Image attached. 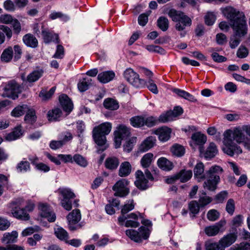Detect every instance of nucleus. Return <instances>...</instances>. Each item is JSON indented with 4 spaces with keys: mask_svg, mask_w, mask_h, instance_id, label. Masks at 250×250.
<instances>
[{
    "mask_svg": "<svg viewBox=\"0 0 250 250\" xmlns=\"http://www.w3.org/2000/svg\"><path fill=\"white\" fill-rule=\"evenodd\" d=\"M13 49L11 47L5 49L1 55V60L5 62H9L13 57Z\"/></svg>",
    "mask_w": 250,
    "mask_h": 250,
    "instance_id": "nucleus-41",
    "label": "nucleus"
},
{
    "mask_svg": "<svg viewBox=\"0 0 250 250\" xmlns=\"http://www.w3.org/2000/svg\"><path fill=\"white\" fill-rule=\"evenodd\" d=\"M59 191L63 196L62 199H71L75 197L74 193L68 188L59 189Z\"/></svg>",
    "mask_w": 250,
    "mask_h": 250,
    "instance_id": "nucleus-48",
    "label": "nucleus"
},
{
    "mask_svg": "<svg viewBox=\"0 0 250 250\" xmlns=\"http://www.w3.org/2000/svg\"><path fill=\"white\" fill-rule=\"evenodd\" d=\"M249 54L248 49L244 46L241 45L237 52V56L240 58H246Z\"/></svg>",
    "mask_w": 250,
    "mask_h": 250,
    "instance_id": "nucleus-57",
    "label": "nucleus"
},
{
    "mask_svg": "<svg viewBox=\"0 0 250 250\" xmlns=\"http://www.w3.org/2000/svg\"><path fill=\"white\" fill-rule=\"evenodd\" d=\"M228 195L227 191H222L216 195L215 199L218 203H222L228 197Z\"/></svg>",
    "mask_w": 250,
    "mask_h": 250,
    "instance_id": "nucleus-61",
    "label": "nucleus"
},
{
    "mask_svg": "<svg viewBox=\"0 0 250 250\" xmlns=\"http://www.w3.org/2000/svg\"><path fill=\"white\" fill-rule=\"evenodd\" d=\"M128 184L129 181L125 179H122L117 182L112 188L115 191L114 195L121 197L126 196L129 192Z\"/></svg>",
    "mask_w": 250,
    "mask_h": 250,
    "instance_id": "nucleus-9",
    "label": "nucleus"
},
{
    "mask_svg": "<svg viewBox=\"0 0 250 250\" xmlns=\"http://www.w3.org/2000/svg\"><path fill=\"white\" fill-rule=\"evenodd\" d=\"M115 77V73L111 71L100 73L98 75V80L102 83H107L111 81Z\"/></svg>",
    "mask_w": 250,
    "mask_h": 250,
    "instance_id": "nucleus-23",
    "label": "nucleus"
},
{
    "mask_svg": "<svg viewBox=\"0 0 250 250\" xmlns=\"http://www.w3.org/2000/svg\"><path fill=\"white\" fill-rule=\"evenodd\" d=\"M55 234L60 240L67 242L68 234L67 231L62 228H58L55 230Z\"/></svg>",
    "mask_w": 250,
    "mask_h": 250,
    "instance_id": "nucleus-38",
    "label": "nucleus"
},
{
    "mask_svg": "<svg viewBox=\"0 0 250 250\" xmlns=\"http://www.w3.org/2000/svg\"><path fill=\"white\" fill-rule=\"evenodd\" d=\"M224 152L230 156L234 154L242 153L241 147L234 142L235 141L238 144L243 143L246 148L250 150V138L245 135L241 126L236 127L233 130L228 129L223 134Z\"/></svg>",
    "mask_w": 250,
    "mask_h": 250,
    "instance_id": "nucleus-2",
    "label": "nucleus"
},
{
    "mask_svg": "<svg viewBox=\"0 0 250 250\" xmlns=\"http://www.w3.org/2000/svg\"><path fill=\"white\" fill-rule=\"evenodd\" d=\"M41 211V214L42 217L46 218L49 222H54L56 220L55 214L51 210L48 204L41 203L39 205Z\"/></svg>",
    "mask_w": 250,
    "mask_h": 250,
    "instance_id": "nucleus-12",
    "label": "nucleus"
},
{
    "mask_svg": "<svg viewBox=\"0 0 250 250\" xmlns=\"http://www.w3.org/2000/svg\"><path fill=\"white\" fill-rule=\"evenodd\" d=\"M205 250H223L219 242L207 241L205 243Z\"/></svg>",
    "mask_w": 250,
    "mask_h": 250,
    "instance_id": "nucleus-37",
    "label": "nucleus"
},
{
    "mask_svg": "<svg viewBox=\"0 0 250 250\" xmlns=\"http://www.w3.org/2000/svg\"><path fill=\"white\" fill-rule=\"evenodd\" d=\"M43 70L41 68H38L30 73L26 78L24 75H22L21 78L23 81H26L29 83H33L38 80L43 75Z\"/></svg>",
    "mask_w": 250,
    "mask_h": 250,
    "instance_id": "nucleus-16",
    "label": "nucleus"
},
{
    "mask_svg": "<svg viewBox=\"0 0 250 250\" xmlns=\"http://www.w3.org/2000/svg\"><path fill=\"white\" fill-rule=\"evenodd\" d=\"M131 166L128 162L122 163L120 167L119 175L120 177H126L131 172Z\"/></svg>",
    "mask_w": 250,
    "mask_h": 250,
    "instance_id": "nucleus-25",
    "label": "nucleus"
},
{
    "mask_svg": "<svg viewBox=\"0 0 250 250\" xmlns=\"http://www.w3.org/2000/svg\"><path fill=\"white\" fill-rule=\"evenodd\" d=\"M125 233L128 237L136 242H140L142 239H147L149 235L148 229L144 227H140L139 231L133 229H127Z\"/></svg>",
    "mask_w": 250,
    "mask_h": 250,
    "instance_id": "nucleus-8",
    "label": "nucleus"
},
{
    "mask_svg": "<svg viewBox=\"0 0 250 250\" xmlns=\"http://www.w3.org/2000/svg\"><path fill=\"white\" fill-rule=\"evenodd\" d=\"M115 134H118L123 138H125L130 135L129 128L124 125H121L118 127V130L115 132Z\"/></svg>",
    "mask_w": 250,
    "mask_h": 250,
    "instance_id": "nucleus-45",
    "label": "nucleus"
},
{
    "mask_svg": "<svg viewBox=\"0 0 250 250\" xmlns=\"http://www.w3.org/2000/svg\"><path fill=\"white\" fill-rule=\"evenodd\" d=\"M158 166L162 169L169 171L172 169L173 164L165 157H161L157 161Z\"/></svg>",
    "mask_w": 250,
    "mask_h": 250,
    "instance_id": "nucleus-24",
    "label": "nucleus"
},
{
    "mask_svg": "<svg viewBox=\"0 0 250 250\" xmlns=\"http://www.w3.org/2000/svg\"><path fill=\"white\" fill-rule=\"evenodd\" d=\"M168 15L176 22L175 28L179 32L181 37H185L186 34V28L191 25V20L183 12L174 9H170Z\"/></svg>",
    "mask_w": 250,
    "mask_h": 250,
    "instance_id": "nucleus-4",
    "label": "nucleus"
},
{
    "mask_svg": "<svg viewBox=\"0 0 250 250\" xmlns=\"http://www.w3.org/2000/svg\"><path fill=\"white\" fill-rule=\"evenodd\" d=\"M235 208V202L232 199H229L226 205V210L227 212L230 215H232L234 212Z\"/></svg>",
    "mask_w": 250,
    "mask_h": 250,
    "instance_id": "nucleus-50",
    "label": "nucleus"
},
{
    "mask_svg": "<svg viewBox=\"0 0 250 250\" xmlns=\"http://www.w3.org/2000/svg\"><path fill=\"white\" fill-rule=\"evenodd\" d=\"M18 233L16 231H12L11 232L5 233L1 239V241L4 244H9L15 243L17 241Z\"/></svg>",
    "mask_w": 250,
    "mask_h": 250,
    "instance_id": "nucleus-21",
    "label": "nucleus"
},
{
    "mask_svg": "<svg viewBox=\"0 0 250 250\" xmlns=\"http://www.w3.org/2000/svg\"><path fill=\"white\" fill-rule=\"evenodd\" d=\"M223 171V168L219 166H212L209 169L204 171V165L202 162H199L195 165L194 169V178L198 182L205 181L203 187L210 191L216 189L217 185L220 181L219 174Z\"/></svg>",
    "mask_w": 250,
    "mask_h": 250,
    "instance_id": "nucleus-3",
    "label": "nucleus"
},
{
    "mask_svg": "<svg viewBox=\"0 0 250 250\" xmlns=\"http://www.w3.org/2000/svg\"><path fill=\"white\" fill-rule=\"evenodd\" d=\"M13 20L10 15L4 14L0 16V23L9 24L12 23Z\"/></svg>",
    "mask_w": 250,
    "mask_h": 250,
    "instance_id": "nucleus-60",
    "label": "nucleus"
},
{
    "mask_svg": "<svg viewBox=\"0 0 250 250\" xmlns=\"http://www.w3.org/2000/svg\"><path fill=\"white\" fill-rule=\"evenodd\" d=\"M229 250H250V244L248 243H241L237 247L231 248Z\"/></svg>",
    "mask_w": 250,
    "mask_h": 250,
    "instance_id": "nucleus-64",
    "label": "nucleus"
},
{
    "mask_svg": "<svg viewBox=\"0 0 250 250\" xmlns=\"http://www.w3.org/2000/svg\"><path fill=\"white\" fill-rule=\"evenodd\" d=\"M30 169V164L27 161H21L17 166V170L20 172H26Z\"/></svg>",
    "mask_w": 250,
    "mask_h": 250,
    "instance_id": "nucleus-43",
    "label": "nucleus"
},
{
    "mask_svg": "<svg viewBox=\"0 0 250 250\" xmlns=\"http://www.w3.org/2000/svg\"><path fill=\"white\" fill-rule=\"evenodd\" d=\"M4 8L8 11H14L16 9L14 3L11 0H6L3 4Z\"/></svg>",
    "mask_w": 250,
    "mask_h": 250,
    "instance_id": "nucleus-63",
    "label": "nucleus"
},
{
    "mask_svg": "<svg viewBox=\"0 0 250 250\" xmlns=\"http://www.w3.org/2000/svg\"><path fill=\"white\" fill-rule=\"evenodd\" d=\"M219 216L220 213L216 209L209 210L207 213V218L211 221H214L217 220Z\"/></svg>",
    "mask_w": 250,
    "mask_h": 250,
    "instance_id": "nucleus-55",
    "label": "nucleus"
},
{
    "mask_svg": "<svg viewBox=\"0 0 250 250\" xmlns=\"http://www.w3.org/2000/svg\"><path fill=\"white\" fill-rule=\"evenodd\" d=\"M156 141V140L154 137H148L143 141L140 145L139 147V150L142 152H145L154 146Z\"/></svg>",
    "mask_w": 250,
    "mask_h": 250,
    "instance_id": "nucleus-17",
    "label": "nucleus"
},
{
    "mask_svg": "<svg viewBox=\"0 0 250 250\" xmlns=\"http://www.w3.org/2000/svg\"><path fill=\"white\" fill-rule=\"evenodd\" d=\"M112 125L109 122H105L94 127L92 131L93 138L98 146L102 148L98 151H103L107 146H105L106 141L105 135L111 131Z\"/></svg>",
    "mask_w": 250,
    "mask_h": 250,
    "instance_id": "nucleus-5",
    "label": "nucleus"
},
{
    "mask_svg": "<svg viewBox=\"0 0 250 250\" xmlns=\"http://www.w3.org/2000/svg\"><path fill=\"white\" fill-rule=\"evenodd\" d=\"M92 79L88 78H83L80 80L78 83V88L80 91L84 92L86 91L91 84Z\"/></svg>",
    "mask_w": 250,
    "mask_h": 250,
    "instance_id": "nucleus-31",
    "label": "nucleus"
},
{
    "mask_svg": "<svg viewBox=\"0 0 250 250\" xmlns=\"http://www.w3.org/2000/svg\"><path fill=\"white\" fill-rule=\"evenodd\" d=\"M237 234L236 232L229 233L225 235L219 240V242L223 250L233 244L237 239Z\"/></svg>",
    "mask_w": 250,
    "mask_h": 250,
    "instance_id": "nucleus-11",
    "label": "nucleus"
},
{
    "mask_svg": "<svg viewBox=\"0 0 250 250\" xmlns=\"http://www.w3.org/2000/svg\"><path fill=\"white\" fill-rule=\"evenodd\" d=\"M22 40L24 44L27 46L35 48L38 46V42L37 39L31 34L25 35L23 37Z\"/></svg>",
    "mask_w": 250,
    "mask_h": 250,
    "instance_id": "nucleus-22",
    "label": "nucleus"
},
{
    "mask_svg": "<svg viewBox=\"0 0 250 250\" xmlns=\"http://www.w3.org/2000/svg\"><path fill=\"white\" fill-rule=\"evenodd\" d=\"M64 55V47L60 44H59L57 46L56 50L53 56V58L56 59H62L63 58Z\"/></svg>",
    "mask_w": 250,
    "mask_h": 250,
    "instance_id": "nucleus-54",
    "label": "nucleus"
},
{
    "mask_svg": "<svg viewBox=\"0 0 250 250\" xmlns=\"http://www.w3.org/2000/svg\"><path fill=\"white\" fill-rule=\"evenodd\" d=\"M216 20V16L212 12H208L205 17V23L208 25H212Z\"/></svg>",
    "mask_w": 250,
    "mask_h": 250,
    "instance_id": "nucleus-53",
    "label": "nucleus"
},
{
    "mask_svg": "<svg viewBox=\"0 0 250 250\" xmlns=\"http://www.w3.org/2000/svg\"><path fill=\"white\" fill-rule=\"evenodd\" d=\"M171 133V129L166 126L159 128L153 131V133L157 135L159 139L162 142L167 141L170 138Z\"/></svg>",
    "mask_w": 250,
    "mask_h": 250,
    "instance_id": "nucleus-14",
    "label": "nucleus"
},
{
    "mask_svg": "<svg viewBox=\"0 0 250 250\" xmlns=\"http://www.w3.org/2000/svg\"><path fill=\"white\" fill-rule=\"evenodd\" d=\"M192 141L197 145L202 146L207 141L206 136L200 132L194 133L191 137Z\"/></svg>",
    "mask_w": 250,
    "mask_h": 250,
    "instance_id": "nucleus-29",
    "label": "nucleus"
},
{
    "mask_svg": "<svg viewBox=\"0 0 250 250\" xmlns=\"http://www.w3.org/2000/svg\"><path fill=\"white\" fill-rule=\"evenodd\" d=\"M223 13L229 20L231 27L234 32V35L230 39L229 46L232 49L235 48L241 42L239 38L247 34L248 27L245 15L231 7L224 9Z\"/></svg>",
    "mask_w": 250,
    "mask_h": 250,
    "instance_id": "nucleus-1",
    "label": "nucleus"
},
{
    "mask_svg": "<svg viewBox=\"0 0 250 250\" xmlns=\"http://www.w3.org/2000/svg\"><path fill=\"white\" fill-rule=\"evenodd\" d=\"M67 218L68 221L69 228L71 230H75L81 228V226L78 224L81 219L80 210H73L69 213Z\"/></svg>",
    "mask_w": 250,
    "mask_h": 250,
    "instance_id": "nucleus-10",
    "label": "nucleus"
},
{
    "mask_svg": "<svg viewBox=\"0 0 250 250\" xmlns=\"http://www.w3.org/2000/svg\"><path fill=\"white\" fill-rule=\"evenodd\" d=\"M243 217L241 215H236L232 220V225L235 227L241 226L243 223Z\"/></svg>",
    "mask_w": 250,
    "mask_h": 250,
    "instance_id": "nucleus-58",
    "label": "nucleus"
},
{
    "mask_svg": "<svg viewBox=\"0 0 250 250\" xmlns=\"http://www.w3.org/2000/svg\"><path fill=\"white\" fill-rule=\"evenodd\" d=\"M22 134L21 126H18L15 127L14 130L8 134L5 139L8 141H13L19 138Z\"/></svg>",
    "mask_w": 250,
    "mask_h": 250,
    "instance_id": "nucleus-27",
    "label": "nucleus"
},
{
    "mask_svg": "<svg viewBox=\"0 0 250 250\" xmlns=\"http://www.w3.org/2000/svg\"><path fill=\"white\" fill-rule=\"evenodd\" d=\"M144 125L149 127L155 125L158 123L157 118L153 116H144Z\"/></svg>",
    "mask_w": 250,
    "mask_h": 250,
    "instance_id": "nucleus-46",
    "label": "nucleus"
},
{
    "mask_svg": "<svg viewBox=\"0 0 250 250\" xmlns=\"http://www.w3.org/2000/svg\"><path fill=\"white\" fill-rule=\"evenodd\" d=\"M49 18L53 20L56 19H60L65 21H67L69 19V17L66 15L61 12L56 11L52 12L49 15Z\"/></svg>",
    "mask_w": 250,
    "mask_h": 250,
    "instance_id": "nucleus-47",
    "label": "nucleus"
},
{
    "mask_svg": "<svg viewBox=\"0 0 250 250\" xmlns=\"http://www.w3.org/2000/svg\"><path fill=\"white\" fill-rule=\"evenodd\" d=\"M59 101L63 110L68 113L70 112L73 108V104L71 100L65 94L59 97Z\"/></svg>",
    "mask_w": 250,
    "mask_h": 250,
    "instance_id": "nucleus-18",
    "label": "nucleus"
},
{
    "mask_svg": "<svg viewBox=\"0 0 250 250\" xmlns=\"http://www.w3.org/2000/svg\"><path fill=\"white\" fill-rule=\"evenodd\" d=\"M73 162L82 167H86L88 165L86 159L83 156L76 154L73 156Z\"/></svg>",
    "mask_w": 250,
    "mask_h": 250,
    "instance_id": "nucleus-40",
    "label": "nucleus"
},
{
    "mask_svg": "<svg viewBox=\"0 0 250 250\" xmlns=\"http://www.w3.org/2000/svg\"><path fill=\"white\" fill-rule=\"evenodd\" d=\"M12 213L14 217L22 220H28L30 216L24 208L15 207L12 210Z\"/></svg>",
    "mask_w": 250,
    "mask_h": 250,
    "instance_id": "nucleus-19",
    "label": "nucleus"
},
{
    "mask_svg": "<svg viewBox=\"0 0 250 250\" xmlns=\"http://www.w3.org/2000/svg\"><path fill=\"white\" fill-rule=\"evenodd\" d=\"M136 180L135 185L140 189H146L148 188V180L145 178V174L141 170H137L135 173Z\"/></svg>",
    "mask_w": 250,
    "mask_h": 250,
    "instance_id": "nucleus-13",
    "label": "nucleus"
},
{
    "mask_svg": "<svg viewBox=\"0 0 250 250\" xmlns=\"http://www.w3.org/2000/svg\"><path fill=\"white\" fill-rule=\"evenodd\" d=\"M42 36L45 43H48L50 42H56L59 43V36L57 34L53 32L43 30L42 31Z\"/></svg>",
    "mask_w": 250,
    "mask_h": 250,
    "instance_id": "nucleus-20",
    "label": "nucleus"
},
{
    "mask_svg": "<svg viewBox=\"0 0 250 250\" xmlns=\"http://www.w3.org/2000/svg\"><path fill=\"white\" fill-rule=\"evenodd\" d=\"M124 76L129 83L136 87H142L145 84L144 81L140 79L139 75L130 68L124 71Z\"/></svg>",
    "mask_w": 250,
    "mask_h": 250,
    "instance_id": "nucleus-7",
    "label": "nucleus"
},
{
    "mask_svg": "<svg viewBox=\"0 0 250 250\" xmlns=\"http://www.w3.org/2000/svg\"><path fill=\"white\" fill-rule=\"evenodd\" d=\"M21 92V88L16 82H9L3 88L2 96L4 97L11 98L16 99L18 97V94Z\"/></svg>",
    "mask_w": 250,
    "mask_h": 250,
    "instance_id": "nucleus-6",
    "label": "nucleus"
},
{
    "mask_svg": "<svg viewBox=\"0 0 250 250\" xmlns=\"http://www.w3.org/2000/svg\"><path fill=\"white\" fill-rule=\"evenodd\" d=\"M216 41L218 44L223 45L227 43V38L225 34L218 33L216 36Z\"/></svg>",
    "mask_w": 250,
    "mask_h": 250,
    "instance_id": "nucleus-59",
    "label": "nucleus"
},
{
    "mask_svg": "<svg viewBox=\"0 0 250 250\" xmlns=\"http://www.w3.org/2000/svg\"><path fill=\"white\" fill-rule=\"evenodd\" d=\"M188 208L190 212L193 214H197L199 211V205L196 201H192L188 204Z\"/></svg>",
    "mask_w": 250,
    "mask_h": 250,
    "instance_id": "nucleus-52",
    "label": "nucleus"
},
{
    "mask_svg": "<svg viewBox=\"0 0 250 250\" xmlns=\"http://www.w3.org/2000/svg\"><path fill=\"white\" fill-rule=\"evenodd\" d=\"M157 119L158 122L161 123H166L173 120L171 116V113L169 111L162 114Z\"/></svg>",
    "mask_w": 250,
    "mask_h": 250,
    "instance_id": "nucleus-51",
    "label": "nucleus"
},
{
    "mask_svg": "<svg viewBox=\"0 0 250 250\" xmlns=\"http://www.w3.org/2000/svg\"><path fill=\"white\" fill-rule=\"evenodd\" d=\"M217 153V149L214 143H210L205 153V157L207 159L214 157Z\"/></svg>",
    "mask_w": 250,
    "mask_h": 250,
    "instance_id": "nucleus-35",
    "label": "nucleus"
},
{
    "mask_svg": "<svg viewBox=\"0 0 250 250\" xmlns=\"http://www.w3.org/2000/svg\"><path fill=\"white\" fill-rule=\"evenodd\" d=\"M119 164L118 159L115 157L108 158L105 162V167L110 170L116 169Z\"/></svg>",
    "mask_w": 250,
    "mask_h": 250,
    "instance_id": "nucleus-30",
    "label": "nucleus"
},
{
    "mask_svg": "<svg viewBox=\"0 0 250 250\" xmlns=\"http://www.w3.org/2000/svg\"><path fill=\"white\" fill-rule=\"evenodd\" d=\"M26 114L24 117V121L28 124H32L36 120V116L35 115V111L32 109H29L26 112Z\"/></svg>",
    "mask_w": 250,
    "mask_h": 250,
    "instance_id": "nucleus-42",
    "label": "nucleus"
},
{
    "mask_svg": "<svg viewBox=\"0 0 250 250\" xmlns=\"http://www.w3.org/2000/svg\"><path fill=\"white\" fill-rule=\"evenodd\" d=\"M225 224V221H220L215 225L207 227L205 229V232L208 236L216 235Z\"/></svg>",
    "mask_w": 250,
    "mask_h": 250,
    "instance_id": "nucleus-15",
    "label": "nucleus"
},
{
    "mask_svg": "<svg viewBox=\"0 0 250 250\" xmlns=\"http://www.w3.org/2000/svg\"><path fill=\"white\" fill-rule=\"evenodd\" d=\"M134 208V204L132 200H128L122 208V214H125Z\"/></svg>",
    "mask_w": 250,
    "mask_h": 250,
    "instance_id": "nucleus-49",
    "label": "nucleus"
},
{
    "mask_svg": "<svg viewBox=\"0 0 250 250\" xmlns=\"http://www.w3.org/2000/svg\"><path fill=\"white\" fill-rule=\"evenodd\" d=\"M157 26L163 31H167L169 27L168 19L164 17H160L157 20Z\"/></svg>",
    "mask_w": 250,
    "mask_h": 250,
    "instance_id": "nucleus-39",
    "label": "nucleus"
},
{
    "mask_svg": "<svg viewBox=\"0 0 250 250\" xmlns=\"http://www.w3.org/2000/svg\"><path fill=\"white\" fill-rule=\"evenodd\" d=\"M171 152L172 154L177 157H181L185 153V148L181 145L175 144L171 147Z\"/></svg>",
    "mask_w": 250,
    "mask_h": 250,
    "instance_id": "nucleus-34",
    "label": "nucleus"
},
{
    "mask_svg": "<svg viewBox=\"0 0 250 250\" xmlns=\"http://www.w3.org/2000/svg\"><path fill=\"white\" fill-rule=\"evenodd\" d=\"M62 114V112L60 108H56L51 111H49L48 113L49 120L50 121H54L58 120Z\"/></svg>",
    "mask_w": 250,
    "mask_h": 250,
    "instance_id": "nucleus-44",
    "label": "nucleus"
},
{
    "mask_svg": "<svg viewBox=\"0 0 250 250\" xmlns=\"http://www.w3.org/2000/svg\"><path fill=\"white\" fill-rule=\"evenodd\" d=\"M178 178L182 183L188 181L192 176V172L191 170H182L177 174Z\"/></svg>",
    "mask_w": 250,
    "mask_h": 250,
    "instance_id": "nucleus-33",
    "label": "nucleus"
},
{
    "mask_svg": "<svg viewBox=\"0 0 250 250\" xmlns=\"http://www.w3.org/2000/svg\"><path fill=\"white\" fill-rule=\"evenodd\" d=\"M27 110L28 107L27 105H18L12 111L11 115L14 117H19L23 115Z\"/></svg>",
    "mask_w": 250,
    "mask_h": 250,
    "instance_id": "nucleus-26",
    "label": "nucleus"
},
{
    "mask_svg": "<svg viewBox=\"0 0 250 250\" xmlns=\"http://www.w3.org/2000/svg\"><path fill=\"white\" fill-rule=\"evenodd\" d=\"M154 156L151 153H147L145 154L142 158L140 163L144 168L148 167L151 164Z\"/></svg>",
    "mask_w": 250,
    "mask_h": 250,
    "instance_id": "nucleus-28",
    "label": "nucleus"
},
{
    "mask_svg": "<svg viewBox=\"0 0 250 250\" xmlns=\"http://www.w3.org/2000/svg\"><path fill=\"white\" fill-rule=\"evenodd\" d=\"M131 125L136 128H140L144 126V116H136L130 119Z\"/></svg>",
    "mask_w": 250,
    "mask_h": 250,
    "instance_id": "nucleus-32",
    "label": "nucleus"
},
{
    "mask_svg": "<svg viewBox=\"0 0 250 250\" xmlns=\"http://www.w3.org/2000/svg\"><path fill=\"white\" fill-rule=\"evenodd\" d=\"M104 105L106 109L114 110L119 108L118 103L114 100L107 98L104 101Z\"/></svg>",
    "mask_w": 250,
    "mask_h": 250,
    "instance_id": "nucleus-36",
    "label": "nucleus"
},
{
    "mask_svg": "<svg viewBox=\"0 0 250 250\" xmlns=\"http://www.w3.org/2000/svg\"><path fill=\"white\" fill-rule=\"evenodd\" d=\"M146 85L148 89L154 94H157L158 92L157 86L154 83L152 80H149L146 83Z\"/></svg>",
    "mask_w": 250,
    "mask_h": 250,
    "instance_id": "nucleus-62",
    "label": "nucleus"
},
{
    "mask_svg": "<svg viewBox=\"0 0 250 250\" xmlns=\"http://www.w3.org/2000/svg\"><path fill=\"white\" fill-rule=\"evenodd\" d=\"M55 89L56 87H53L48 92L41 91L39 95L40 97L44 100L48 99L54 94Z\"/></svg>",
    "mask_w": 250,
    "mask_h": 250,
    "instance_id": "nucleus-56",
    "label": "nucleus"
}]
</instances>
